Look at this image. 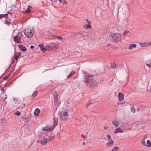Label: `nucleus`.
Segmentation results:
<instances>
[{
	"label": "nucleus",
	"mask_w": 151,
	"mask_h": 151,
	"mask_svg": "<svg viewBox=\"0 0 151 151\" xmlns=\"http://www.w3.org/2000/svg\"><path fill=\"white\" fill-rule=\"evenodd\" d=\"M58 119L56 117H54L53 118L54 123L52 127V130H53L55 127L58 125Z\"/></svg>",
	"instance_id": "6"
},
{
	"label": "nucleus",
	"mask_w": 151,
	"mask_h": 151,
	"mask_svg": "<svg viewBox=\"0 0 151 151\" xmlns=\"http://www.w3.org/2000/svg\"><path fill=\"white\" fill-rule=\"evenodd\" d=\"M40 112V110L39 108H36L35 110L34 114L36 116H38Z\"/></svg>",
	"instance_id": "13"
},
{
	"label": "nucleus",
	"mask_w": 151,
	"mask_h": 151,
	"mask_svg": "<svg viewBox=\"0 0 151 151\" xmlns=\"http://www.w3.org/2000/svg\"><path fill=\"white\" fill-rule=\"evenodd\" d=\"M114 125L116 127H118L119 125V122L118 121H114L112 122Z\"/></svg>",
	"instance_id": "18"
},
{
	"label": "nucleus",
	"mask_w": 151,
	"mask_h": 151,
	"mask_svg": "<svg viewBox=\"0 0 151 151\" xmlns=\"http://www.w3.org/2000/svg\"><path fill=\"white\" fill-rule=\"evenodd\" d=\"M6 23L5 24H7V25L9 26V24H11V23L9 21L7 20V19L5 21Z\"/></svg>",
	"instance_id": "34"
},
{
	"label": "nucleus",
	"mask_w": 151,
	"mask_h": 151,
	"mask_svg": "<svg viewBox=\"0 0 151 151\" xmlns=\"http://www.w3.org/2000/svg\"><path fill=\"white\" fill-rule=\"evenodd\" d=\"M91 24H86L83 26V27L86 29H90L91 28Z\"/></svg>",
	"instance_id": "15"
},
{
	"label": "nucleus",
	"mask_w": 151,
	"mask_h": 151,
	"mask_svg": "<svg viewBox=\"0 0 151 151\" xmlns=\"http://www.w3.org/2000/svg\"><path fill=\"white\" fill-rule=\"evenodd\" d=\"M147 44H148V46L151 45V42L148 43Z\"/></svg>",
	"instance_id": "49"
},
{
	"label": "nucleus",
	"mask_w": 151,
	"mask_h": 151,
	"mask_svg": "<svg viewBox=\"0 0 151 151\" xmlns=\"http://www.w3.org/2000/svg\"><path fill=\"white\" fill-rule=\"evenodd\" d=\"M136 47V45L135 44H132L130 45L129 47V49L131 50Z\"/></svg>",
	"instance_id": "14"
},
{
	"label": "nucleus",
	"mask_w": 151,
	"mask_h": 151,
	"mask_svg": "<svg viewBox=\"0 0 151 151\" xmlns=\"http://www.w3.org/2000/svg\"><path fill=\"white\" fill-rule=\"evenodd\" d=\"M124 95L121 93H119L118 95V99L119 101H123L124 99Z\"/></svg>",
	"instance_id": "8"
},
{
	"label": "nucleus",
	"mask_w": 151,
	"mask_h": 151,
	"mask_svg": "<svg viewBox=\"0 0 151 151\" xmlns=\"http://www.w3.org/2000/svg\"><path fill=\"white\" fill-rule=\"evenodd\" d=\"M122 35L120 34L115 33L112 37L111 39L112 42H118L121 40Z\"/></svg>",
	"instance_id": "2"
},
{
	"label": "nucleus",
	"mask_w": 151,
	"mask_h": 151,
	"mask_svg": "<svg viewBox=\"0 0 151 151\" xmlns=\"http://www.w3.org/2000/svg\"><path fill=\"white\" fill-rule=\"evenodd\" d=\"M18 47L20 49V50L23 51H25L26 50V48L25 46L22 45H18Z\"/></svg>",
	"instance_id": "9"
},
{
	"label": "nucleus",
	"mask_w": 151,
	"mask_h": 151,
	"mask_svg": "<svg viewBox=\"0 0 151 151\" xmlns=\"http://www.w3.org/2000/svg\"><path fill=\"white\" fill-rule=\"evenodd\" d=\"M30 11V9L29 8H27V10L26 11V12H28Z\"/></svg>",
	"instance_id": "43"
},
{
	"label": "nucleus",
	"mask_w": 151,
	"mask_h": 151,
	"mask_svg": "<svg viewBox=\"0 0 151 151\" xmlns=\"http://www.w3.org/2000/svg\"><path fill=\"white\" fill-rule=\"evenodd\" d=\"M38 143L41 144L43 145H45L47 143V141L46 138H44L42 140H37Z\"/></svg>",
	"instance_id": "7"
},
{
	"label": "nucleus",
	"mask_w": 151,
	"mask_h": 151,
	"mask_svg": "<svg viewBox=\"0 0 151 151\" xmlns=\"http://www.w3.org/2000/svg\"><path fill=\"white\" fill-rule=\"evenodd\" d=\"M146 65L147 66L150 68L151 67V60H150L147 61L146 63Z\"/></svg>",
	"instance_id": "19"
},
{
	"label": "nucleus",
	"mask_w": 151,
	"mask_h": 151,
	"mask_svg": "<svg viewBox=\"0 0 151 151\" xmlns=\"http://www.w3.org/2000/svg\"><path fill=\"white\" fill-rule=\"evenodd\" d=\"M119 150V148L117 147H114L111 151H117Z\"/></svg>",
	"instance_id": "31"
},
{
	"label": "nucleus",
	"mask_w": 151,
	"mask_h": 151,
	"mask_svg": "<svg viewBox=\"0 0 151 151\" xmlns=\"http://www.w3.org/2000/svg\"><path fill=\"white\" fill-rule=\"evenodd\" d=\"M21 114V112L19 111H17L15 113V115L18 116L20 115Z\"/></svg>",
	"instance_id": "35"
},
{
	"label": "nucleus",
	"mask_w": 151,
	"mask_h": 151,
	"mask_svg": "<svg viewBox=\"0 0 151 151\" xmlns=\"http://www.w3.org/2000/svg\"><path fill=\"white\" fill-rule=\"evenodd\" d=\"M141 143L142 145L146 146V144L145 142V139H142L141 141Z\"/></svg>",
	"instance_id": "29"
},
{
	"label": "nucleus",
	"mask_w": 151,
	"mask_h": 151,
	"mask_svg": "<svg viewBox=\"0 0 151 151\" xmlns=\"http://www.w3.org/2000/svg\"><path fill=\"white\" fill-rule=\"evenodd\" d=\"M30 48H31V49H33V48H34V46L33 45H31L30 47Z\"/></svg>",
	"instance_id": "46"
},
{
	"label": "nucleus",
	"mask_w": 151,
	"mask_h": 151,
	"mask_svg": "<svg viewBox=\"0 0 151 151\" xmlns=\"http://www.w3.org/2000/svg\"><path fill=\"white\" fill-rule=\"evenodd\" d=\"M76 37L77 38H79L81 37V33H78L76 34L75 35Z\"/></svg>",
	"instance_id": "30"
},
{
	"label": "nucleus",
	"mask_w": 151,
	"mask_h": 151,
	"mask_svg": "<svg viewBox=\"0 0 151 151\" xmlns=\"http://www.w3.org/2000/svg\"><path fill=\"white\" fill-rule=\"evenodd\" d=\"M87 137V135H86V136H84V138L85 139H86V138Z\"/></svg>",
	"instance_id": "50"
},
{
	"label": "nucleus",
	"mask_w": 151,
	"mask_h": 151,
	"mask_svg": "<svg viewBox=\"0 0 151 151\" xmlns=\"http://www.w3.org/2000/svg\"><path fill=\"white\" fill-rule=\"evenodd\" d=\"M91 104V100H89V101H88V104H87L86 105V107L87 108H88V106L89 105H90V104Z\"/></svg>",
	"instance_id": "33"
},
{
	"label": "nucleus",
	"mask_w": 151,
	"mask_h": 151,
	"mask_svg": "<svg viewBox=\"0 0 151 151\" xmlns=\"http://www.w3.org/2000/svg\"><path fill=\"white\" fill-rule=\"evenodd\" d=\"M37 91H34L32 95V97L34 98H35L36 96H37Z\"/></svg>",
	"instance_id": "28"
},
{
	"label": "nucleus",
	"mask_w": 151,
	"mask_h": 151,
	"mask_svg": "<svg viewBox=\"0 0 151 151\" xmlns=\"http://www.w3.org/2000/svg\"><path fill=\"white\" fill-rule=\"evenodd\" d=\"M7 78H8V77L7 76H5L4 78L3 79H4V80H6L7 79Z\"/></svg>",
	"instance_id": "44"
},
{
	"label": "nucleus",
	"mask_w": 151,
	"mask_h": 151,
	"mask_svg": "<svg viewBox=\"0 0 151 151\" xmlns=\"http://www.w3.org/2000/svg\"><path fill=\"white\" fill-rule=\"evenodd\" d=\"M123 132V130L122 129L119 128H117L115 130V133H118L119 132L122 133Z\"/></svg>",
	"instance_id": "16"
},
{
	"label": "nucleus",
	"mask_w": 151,
	"mask_h": 151,
	"mask_svg": "<svg viewBox=\"0 0 151 151\" xmlns=\"http://www.w3.org/2000/svg\"><path fill=\"white\" fill-rule=\"evenodd\" d=\"M70 116L68 113V112L65 111H63L61 113L60 116L61 119L63 120H65L69 119Z\"/></svg>",
	"instance_id": "4"
},
{
	"label": "nucleus",
	"mask_w": 151,
	"mask_h": 151,
	"mask_svg": "<svg viewBox=\"0 0 151 151\" xmlns=\"http://www.w3.org/2000/svg\"><path fill=\"white\" fill-rule=\"evenodd\" d=\"M21 54V52H19L16 55H19V57L20 55Z\"/></svg>",
	"instance_id": "47"
},
{
	"label": "nucleus",
	"mask_w": 151,
	"mask_h": 151,
	"mask_svg": "<svg viewBox=\"0 0 151 151\" xmlns=\"http://www.w3.org/2000/svg\"><path fill=\"white\" fill-rule=\"evenodd\" d=\"M54 138V136H50V137H48L47 138V140L48 141H50L51 140L53 139Z\"/></svg>",
	"instance_id": "23"
},
{
	"label": "nucleus",
	"mask_w": 151,
	"mask_h": 151,
	"mask_svg": "<svg viewBox=\"0 0 151 151\" xmlns=\"http://www.w3.org/2000/svg\"><path fill=\"white\" fill-rule=\"evenodd\" d=\"M29 6H30V7H31V6H29Z\"/></svg>",
	"instance_id": "56"
},
{
	"label": "nucleus",
	"mask_w": 151,
	"mask_h": 151,
	"mask_svg": "<svg viewBox=\"0 0 151 151\" xmlns=\"http://www.w3.org/2000/svg\"><path fill=\"white\" fill-rule=\"evenodd\" d=\"M116 67V64L115 63H113L112 64L110 65V67L111 68H115Z\"/></svg>",
	"instance_id": "24"
},
{
	"label": "nucleus",
	"mask_w": 151,
	"mask_h": 151,
	"mask_svg": "<svg viewBox=\"0 0 151 151\" xmlns=\"http://www.w3.org/2000/svg\"><path fill=\"white\" fill-rule=\"evenodd\" d=\"M109 142L106 144L107 146L110 147L112 146L114 143V141L113 140H109Z\"/></svg>",
	"instance_id": "12"
},
{
	"label": "nucleus",
	"mask_w": 151,
	"mask_h": 151,
	"mask_svg": "<svg viewBox=\"0 0 151 151\" xmlns=\"http://www.w3.org/2000/svg\"><path fill=\"white\" fill-rule=\"evenodd\" d=\"M1 91H2V92L4 93L5 91H6V89H4V88L2 87L1 88Z\"/></svg>",
	"instance_id": "39"
},
{
	"label": "nucleus",
	"mask_w": 151,
	"mask_h": 151,
	"mask_svg": "<svg viewBox=\"0 0 151 151\" xmlns=\"http://www.w3.org/2000/svg\"><path fill=\"white\" fill-rule=\"evenodd\" d=\"M54 100L55 104H57L58 102V97H54Z\"/></svg>",
	"instance_id": "32"
},
{
	"label": "nucleus",
	"mask_w": 151,
	"mask_h": 151,
	"mask_svg": "<svg viewBox=\"0 0 151 151\" xmlns=\"http://www.w3.org/2000/svg\"><path fill=\"white\" fill-rule=\"evenodd\" d=\"M59 1L63 5L67 4L66 1L65 0H59Z\"/></svg>",
	"instance_id": "22"
},
{
	"label": "nucleus",
	"mask_w": 151,
	"mask_h": 151,
	"mask_svg": "<svg viewBox=\"0 0 151 151\" xmlns=\"http://www.w3.org/2000/svg\"><path fill=\"white\" fill-rule=\"evenodd\" d=\"M6 98H5V99H6Z\"/></svg>",
	"instance_id": "55"
},
{
	"label": "nucleus",
	"mask_w": 151,
	"mask_h": 151,
	"mask_svg": "<svg viewBox=\"0 0 151 151\" xmlns=\"http://www.w3.org/2000/svg\"><path fill=\"white\" fill-rule=\"evenodd\" d=\"M53 37L54 38L57 39H58V40H61L62 38L61 37H60L59 36H56L55 35H53Z\"/></svg>",
	"instance_id": "27"
},
{
	"label": "nucleus",
	"mask_w": 151,
	"mask_h": 151,
	"mask_svg": "<svg viewBox=\"0 0 151 151\" xmlns=\"http://www.w3.org/2000/svg\"><path fill=\"white\" fill-rule=\"evenodd\" d=\"M39 46L42 52H44L46 51V49L44 47V46L43 44H40L39 45Z\"/></svg>",
	"instance_id": "10"
},
{
	"label": "nucleus",
	"mask_w": 151,
	"mask_h": 151,
	"mask_svg": "<svg viewBox=\"0 0 151 151\" xmlns=\"http://www.w3.org/2000/svg\"><path fill=\"white\" fill-rule=\"evenodd\" d=\"M14 101H17V100L16 99V98H14Z\"/></svg>",
	"instance_id": "51"
},
{
	"label": "nucleus",
	"mask_w": 151,
	"mask_h": 151,
	"mask_svg": "<svg viewBox=\"0 0 151 151\" xmlns=\"http://www.w3.org/2000/svg\"><path fill=\"white\" fill-rule=\"evenodd\" d=\"M83 73L85 74L86 75L85 76V82L86 83H88L91 87H93L96 86L99 83V81L97 78H94V76L92 75H89L83 71Z\"/></svg>",
	"instance_id": "1"
},
{
	"label": "nucleus",
	"mask_w": 151,
	"mask_h": 151,
	"mask_svg": "<svg viewBox=\"0 0 151 151\" xmlns=\"http://www.w3.org/2000/svg\"><path fill=\"white\" fill-rule=\"evenodd\" d=\"M81 37H84L85 36H87L86 35H85L84 33H81Z\"/></svg>",
	"instance_id": "42"
},
{
	"label": "nucleus",
	"mask_w": 151,
	"mask_h": 151,
	"mask_svg": "<svg viewBox=\"0 0 151 151\" xmlns=\"http://www.w3.org/2000/svg\"><path fill=\"white\" fill-rule=\"evenodd\" d=\"M18 57H19V55H15L14 56V57L15 58V59L16 60H17L18 59Z\"/></svg>",
	"instance_id": "40"
},
{
	"label": "nucleus",
	"mask_w": 151,
	"mask_h": 151,
	"mask_svg": "<svg viewBox=\"0 0 151 151\" xmlns=\"http://www.w3.org/2000/svg\"><path fill=\"white\" fill-rule=\"evenodd\" d=\"M141 46L142 47H144L145 46H148L147 43L146 42L142 43H140Z\"/></svg>",
	"instance_id": "26"
},
{
	"label": "nucleus",
	"mask_w": 151,
	"mask_h": 151,
	"mask_svg": "<svg viewBox=\"0 0 151 151\" xmlns=\"http://www.w3.org/2000/svg\"><path fill=\"white\" fill-rule=\"evenodd\" d=\"M83 145H85V143L84 142H83Z\"/></svg>",
	"instance_id": "52"
},
{
	"label": "nucleus",
	"mask_w": 151,
	"mask_h": 151,
	"mask_svg": "<svg viewBox=\"0 0 151 151\" xmlns=\"http://www.w3.org/2000/svg\"><path fill=\"white\" fill-rule=\"evenodd\" d=\"M85 20H86V22H87V23L88 24H91V22L90 21H88V19H85Z\"/></svg>",
	"instance_id": "38"
},
{
	"label": "nucleus",
	"mask_w": 151,
	"mask_h": 151,
	"mask_svg": "<svg viewBox=\"0 0 151 151\" xmlns=\"http://www.w3.org/2000/svg\"><path fill=\"white\" fill-rule=\"evenodd\" d=\"M11 65H10V66L9 67V68H10V67L11 66Z\"/></svg>",
	"instance_id": "54"
},
{
	"label": "nucleus",
	"mask_w": 151,
	"mask_h": 151,
	"mask_svg": "<svg viewBox=\"0 0 151 151\" xmlns=\"http://www.w3.org/2000/svg\"><path fill=\"white\" fill-rule=\"evenodd\" d=\"M107 137L109 138V140H112L111 139V136L110 135H107Z\"/></svg>",
	"instance_id": "41"
},
{
	"label": "nucleus",
	"mask_w": 151,
	"mask_h": 151,
	"mask_svg": "<svg viewBox=\"0 0 151 151\" xmlns=\"http://www.w3.org/2000/svg\"><path fill=\"white\" fill-rule=\"evenodd\" d=\"M8 16V14H0V19L3 18H6V19H7V17Z\"/></svg>",
	"instance_id": "17"
},
{
	"label": "nucleus",
	"mask_w": 151,
	"mask_h": 151,
	"mask_svg": "<svg viewBox=\"0 0 151 151\" xmlns=\"http://www.w3.org/2000/svg\"><path fill=\"white\" fill-rule=\"evenodd\" d=\"M125 103V101H122V102H121V103H119V104H124Z\"/></svg>",
	"instance_id": "45"
},
{
	"label": "nucleus",
	"mask_w": 151,
	"mask_h": 151,
	"mask_svg": "<svg viewBox=\"0 0 151 151\" xmlns=\"http://www.w3.org/2000/svg\"><path fill=\"white\" fill-rule=\"evenodd\" d=\"M52 94L54 96V97H58V95L57 92L55 91H53L52 92Z\"/></svg>",
	"instance_id": "21"
},
{
	"label": "nucleus",
	"mask_w": 151,
	"mask_h": 151,
	"mask_svg": "<svg viewBox=\"0 0 151 151\" xmlns=\"http://www.w3.org/2000/svg\"><path fill=\"white\" fill-rule=\"evenodd\" d=\"M131 111L133 112V113H134L135 112V109L133 107H132L131 108Z\"/></svg>",
	"instance_id": "37"
},
{
	"label": "nucleus",
	"mask_w": 151,
	"mask_h": 151,
	"mask_svg": "<svg viewBox=\"0 0 151 151\" xmlns=\"http://www.w3.org/2000/svg\"><path fill=\"white\" fill-rule=\"evenodd\" d=\"M129 32V31L128 30H125L123 34V35H125L126 34L128 33Z\"/></svg>",
	"instance_id": "36"
},
{
	"label": "nucleus",
	"mask_w": 151,
	"mask_h": 151,
	"mask_svg": "<svg viewBox=\"0 0 151 151\" xmlns=\"http://www.w3.org/2000/svg\"><path fill=\"white\" fill-rule=\"evenodd\" d=\"M24 34L27 37L30 38L33 36L34 32L30 29H28L24 31Z\"/></svg>",
	"instance_id": "3"
},
{
	"label": "nucleus",
	"mask_w": 151,
	"mask_h": 151,
	"mask_svg": "<svg viewBox=\"0 0 151 151\" xmlns=\"http://www.w3.org/2000/svg\"><path fill=\"white\" fill-rule=\"evenodd\" d=\"M147 145H146V146L148 147H150L151 146V142L149 140H147Z\"/></svg>",
	"instance_id": "25"
},
{
	"label": "nucleus",
	"mask_w": 151,
	"mask_h": 151,
	"mask_svg": "<svg viewBox=\"0 0 151 151\" xmlns=\"http://www.w3.org/2000/svg\"><path fill=\"white\" fill-rule=\"evenodd\" d=\"M42 129L43 131H46L47 132H49L50 131L52 130V128H51L47 126H46L45 127L43 128Z\"/></svg>",
	"instance_id": "11"
},
{
	"label": "nucleus",
	"mask_w": 151,
	"mask_h": 151,
	"mask_svg": "<svg viewBox=\"0 0 151 151\" xmlns=\"http://www.w3.org/2000/svg\"><path fill=\"white\" fill-rule=\"evenodd\" d=\"M22 34L21 32L18 33L17 35L14 38V41L18 43H20L21 37L22 36Z\"/></svg>",
	"instance_id": "5"
},
{
	"label": "nucleus",
	"mask_w": 151,
	"mask_h": 151,
	"mask_svg": "<svg viewBox=\"0 0 151 151\" xmlns=\"http://www.w3.org/2000/svg\"><path fill=\"white\" fill-rule=\"evenodd\" d=\"M14 61H12V63H11V65H12V63H14Z\"/></svg>",
	"instance_id": "53"
},
{
	"label": "nucleus",
	"mask_w": 151,
	"mask_h": 151,
	"mask_svg": "<svg viewBox=\"0 0 151 151\" xmlns=\"http://www.w3.org/2000/svg\"><path fill=\"white\" fill-rule=\"evenodd\" d=\"M104 129L105 130H106L108 129V127L107 126H105L104 127Z\"/></svg>",
	"instance_id": "48"
},
{
	"label": "nucleus",
	"mask_w": 151,
	"mask_h": 151,
	"mask_svg": "<svg viewBox=\"0 0 151 151\" xmlns=\"http://www.w3.org/2000/svg\"><path fill=\"white\" fill-rule=\"evenodd\" d=\"M75 73V72L74 71L72 70L70 73L67 76V78H69L71 77L72 75Z\"/></svg>",
	"instance_id": "20"
}]
</instances>
